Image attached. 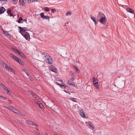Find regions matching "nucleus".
Masks as SVG:
<instances>
[{"mask_svg": "<svg viewBox=\"0 0 135 135\" xmlns=\"http://www.w3.org/2000/svg\"><path fill=\"white\" fill-rule=\"evenodd\" d=\"M42 54L44 56V59L45 61L49 64H52V61L51 57L49 55L46 53H42Z\"/></svg>", "mask_w": 135, "mask_h": 135, "instance_id": "obj_1", "label": "nucleus"}, {"mask_svg": "<svg viewBox=\"0 0 135 135\" xmlns=\"http://www.w3.org/2000/svg\"><path fill=\"white\" fill-rule=\"evenodd\" d=\"M79 113L81 116V117L83 118H87V117H86V116L85 114V112L83 111L82 109H80L79 110Z\"/></svg>", "mask_w": 135, "mask_h": 135, "instance_id": "obj_2", "label": "nucleus"}, {"mask_svg": "<svg viewBox=\"0 0 135 135\" xmlns=\"http://www.w3.org/2000/svg\"><path fill=\"white\" fill-rule=\"evenodd\" d=\"M26 123L35 126L37 127L38 126L37 124L32 121L26 120Z\"/></svg>", "mask_w": 135, "mask_h": 135, "instance_id": "obj_3", "label": "nucleus"}, {"mask_svg": "<svg viewBox=\"0 0 135 135\" xmlns=\"http://www.w3.org/2000/svg\"><path fill=\"white\" fill-rule=\"evenodd\" d=\"M106 17L104 15V16L102 17L101 18L99 19V22L101 23H104L105 21Z\"/></svg>", "mask_w": 135, "mask_h": 135, "instance_id": "obj_4", "label": "nucleus"}, {"mask_svg": "<svg viewBox=\"0 0 135 135\" xmlns=\"http://www.w3.org/2000/svg\"><path fill=\"white\" fill-rule=\"evenodd\" d=\"M105 15L102 12H99L97 15V18L98 19H99L102 17L104 16Z\"/></svg>", "mask_w": 135, "mask_h": 135, "instance_id": "obj_5", "label": "nucleus"}, {"mask_svg": "<svg viewBox=\"0 0 135 135\" xmlns=\"http://www.w3.org/2000/svg\"><path fill=\"white\" fill-rule=\"evenodd\" d=\"M5 91L7 92V93L8 94H11V91H9L8 89L4 85L2 88Z\"/></svg>", "mask_w": 135, "mask_h": 135, "instance_id": "obj_6", "label": "nucleus"}, {"mask_svg": "<svg viewBox=\"0 0 135 135\" xmlns=\"http://www.w3.org/2000/svg\"><path fill=\"white\" fill-rule=\"evenodd\" d=\"M26 0H19L20 4L22 6H25V5Z\"/></svg>", "mask_w": 135, "mask_h": 135, "instance_id": "obj_7", "label": "nucleus"}, {"mask_svg": "<svg viewBox=\"0 0 135 135\" xmlns=\"http://www.w3.org/2000/svg\"><path fill=\"white\" fill-rule=\"evenodd\" d=\"M37 104L38 106H39L42 109H44V107L42 104L40 102L38 101L37 103Z\"/></svg>", "mask_w": 135, "mask_h": 135, "instance_id": "obj_8", "label": "nucleus"}, {"mask_svg": "<svg viewBox=\"0 0 135 135\" xmlns=\"http://www.w3.org/2000/svg\"><path fill=\"white\" fill-rule=\"evenodd\" d=\"M19 28L20 29V30L21 31H23L25 32L27 31V28L26 27H19Z\"/></svg>", "mask_w": 135, "mask_h": 135, "instance_id": "obj_9", "label": "nucleus"}, {"mask_svg": "<svg viewBox=\"0 0 135 135\" xmlns=\"http://www.w3.org/2000/svg\"><path fill=\"white\" fill-rule=\"evenodd\" d=\"M127 12H129L132 14L134 13V11L131 8H128L126 9Z\"/></svg>", "mask_w": 135, "mask_h": 135, "instance_id": "obj_10", "label": "nucleus"}, {"mask_svg": "<svg viewBox=\"0 0 135 135\" xmlns=\"http://www.w3.org/2000/svg\"><path fill=\"white\" fill-rule=\"evenodd\" d=\"M92 88L91 86H88L86 88V90L89 93H90L91 91Z\"/></svg>", "mask_w": 135, "mask_h": 135, "instance_id": "obj_11", "label": "nucleus"}, {"mask_svg": "<svg viewBox=\"0 0 135 135\" xmlns=\"http://www.w3.org/2000/svg\"><path fill=\"white\" fill-rule=\"evenodd\" d=\"M1 64L3 67L5 68H6L8 66L7 64L4 63L3 61H1Z\"/></svg>", "mask_w": 135, "mask_h": 135, "instance_id": "obj_12", "label": "nucleus"}, {"mask_svg": "<svg viewBox=\"0 0 135 135\" xmlns=\"http://www.w3.org/2000/svg\"><path fill=\"white\" fill-rule=\"evenodd\" d=\"M6 11L5 8L3 7H1L0 8V13L1 14L3 13Z\"/></svg>", "mask_w": 135, "mask_h": 135, "instance_id": "obj_13", "label": "nucleus"}, {"mask_svg": "<svg viewBox=\"0 0 135 135\" xmlns=\"http://www.w3.org/2000/svg\"><path fill=\"white\" fill-rule=\"evenodd\" d=\"M73 67L74 68L75 70L78 73H80V71L78 69V68H77V67L74 65H72Z\"/></svg>", "mask_w": 135, "mask_h": 135, "instance_id": "obj_14", "label": "nucleus"}, {"mask_svg": "<svg viewBox=\"0 0 135 135\" xmlns=\"http://www.w3.org/2000/svg\"><path fill=\"white\" fill-rule=\"evenodd\" d=\"M50 70L51 71L55 72H56L57 71L56 68L54 66H53L51 68H50Z\"/></svg>", "mask_w": 135, "mask_h": 135, "instance_id": "obj_15", "label": "nucleus"}, {"mask_svg": "<svg viewBox=\"0 0 135 135\" xmlns=\"http://www.w3.org/2000/svg\"><path fill=\"white\" fill-rule=\"evenodd\" d=\"M22 35L25 38V39L27 40H29V37H30V35H24V34H22Z\"/></svg>", "mask_w": 135, "mask_h": 135, "instance_id": "obj_16", "label": "nucleus"}, {"mask_svg": "<svg viewBox=\"0 0 135 135\" xmlns=\"http://www.w3.org/2000/svg\"><path fill=\"white\" fill-rule=\"evenodd\" d=\"M91 18L92 20L94 22L95 24L96 25L97 24L96 21V20L94 16H91Z\"/></svg>", "mask_w": 135, "mask_h": 135, "instance_id": "obj_17", "label": "nucleus"}, {"mask_svg": "<svg viewBox=\"0 0 135 135\" xmlns=\"http://www.w3.org/2000/svg\"><path fill=\"white\" fill-rule=\"evenodd\" d=\"M13 112L18 115L19 114V113L20 112V111L19 110L14 109Z\"/></svg>", "mask_w": 135, "mask_h": 135, "instance_id": "obj_18", "label": "nucleus"}, {"mask_svg": "<svg viewBox=\"0 0 135 135\" xmlns=\"http://www.w3.org/2000/svg\"><path fill=\"white\" fill-rule=\"evenodd\" d=\"M88 124H89L90 127H92L93 128H94V126L93 125L92 123L91 122H88Z\"/></svg>", "mask_w": 135, "mask_h": 135, "instance_id": "obj_19", "label": "nucleus"}, {"mask_svg": "<svg viewBox=\"0 0 135 135\" xmlns=\"http://www.w3.org/2000/svg\"><path fill=\"white\" fill-rule=\"evenodd\" d=\"M18 54L19 55L21 56L22 58H25V57L24 54L23 53L20 52L19 53H18Z\"/></svg>", "mask_w": 135, "mask_h": 135, "instance_id": "obj_20", "label": "nucleus"}, {"mask_svg": "<svg viewBox=\"0 0 135 135\" xmlns=\"http://www.w3.org/2000/svg\"><path fill=\"white\" fill-rule=\"evenodd\" d=\"M94 85L96 87V88L97 89H99V84L98 81H97V82L95 83L94 84Z\"/></svg>", "mask_w": 135, "mask_h": 135, "instance_id": "obj_21", "label": "nucleus"}, {"mask_svg": "<svg viewBox=\"0 0 135 135\" xmlns=\"http://www.w3.org/2000/svg\"><path fill=\"white\" fill-rule=\"evenodd\" d=\"M93 83H94V84L95 83L97 82V81H98L97 79L95 78V77H93Z\"/></svg>", "mask_w": 135, "mask_h": 135, "instance_id": "obj_22", "label": "nucleus"}, {"mask_svg": "<svg viewBox=\"0 0 135 135\" xmlns=\"http://www.w3.org/2000/svg\"><path fill=\"white\" fill-rule=\"evenodd\" d=\"M0 99H4L6 100L7 99V98L3 96L0 95Z\"/></svg>", "mask_w": 135, "mask_h": 135, "instance_id": "obj_23", "label": "nucleus"}, {"mask_svg": "<svg viewBox=\"0 0 135 135\" xmlns=\"http://www.w3.org/2000/svg\"><path fill=\"white\" fill-rule=\"evenodd\" d=\"M23 20V19L21 17H20L17 22L19 23H21V21Z\"/></svg>", "mask_w": 135, "mask_h": 135, "instance_id": "obj_24", "label": "nucleus"}, {"mask_svg": "<svg viewBox=\"0 0 135 135\" xmlns=\"http://www.w3.org/2000/svg\"><path fill=\"white\" fill-rule=\"evenodd\" d=\"M71 14V12L70 11H69L67 12L66 14V16H70V15Z\"/></svg>", "mask_w": 135, "mask_h": 135, "instance_id": "obj_25", "label": "nucleus"}, {"mask_svg": "<svg viewBox=\"0 0 135 135\" xmlns=\"http://www.w3.org/2000/svg\"><path fill=\"white\" fill-rule=\"evenodd\" d=\"M7 108H8V109H9L10 110L13 111L14 109V108L12 107H7Z\"/></svg>", "mask_w": 135, "mask_h": 135, "instance_id": "obj_26", "label": "nucleus"}, {"mask_svg": "<svg viewBox=\"0 0 135 135\" xmlns=\"http://www.w3.org/2000/svg\"><path fill=\"white\" fill-rule=\"evenodd\" d=\"M9 71H11L12 72V73H14L15 74V71H14V70L13 69H12L11 68H10L9 70Z\"/></svg>", "mask_w": 135, "mask_h": 135, "instance_id": "obj_27", "label": "nucleus"}, {"mask_svg": "<svg viewBox=\"0 0 135 135\" xmlns=\"http://www.w3.org/2000/svg\"><path fill=\"white\" fill-rule=\"evenodd\" d=\"M44 19H48L50 18L49 17L47 16H44V17L43 18Z\"/></svg>", "mask_w": 135, "mask_h": 135, "instance_id": "obj_28", "label": "nucleus"}, {"mask_svg": "<svg viewBox=\"0 0 135 135\" xmlns=\"http://www.w3.org/2000/svg\"><path fill=\"white\" fill-rule=\"evenodd\" d=\"M71 100L73 101V102H77L75 100H76V98H70Z\"/></svg>", "mask_w": 135, "mask_h": 135, "instance_id": "obj_29", "label": "nucleus"}, {"mask_svg": "<svg viewBox=\"0 0 135 135\" xmlns=\"http://www.w3.org/2000/svg\"><path fill=\"white\" fill-rule=\"evenodd\" d=\"M62 56L65 57H67V53L66 52L65 53V54H64V53H63L62 54Z\"/></svg>", "mask_w": 135, "mask_h": 135, "instance_id": "obj_30", "label": "nucleus"}, {"mask_svg": "<svg viewBox=\"0 0 135 135\" xmlns=\"http://www.w3.org/2000/svg\"><path fill=\"white\" fill-rule=\"evenodd\" d=\"M18 115H20V116H25V115H24L23 113H22L21 112H20Z\"/></svg>", "mask_w": 135, "mask_h": 135, "instance_id": "obj_31", "label": "nucleus"}, {"mask_svg": "<svg viewBox=\"0 0 135 135\" xmlns=\"http://www.w3.org/2000/svg\"><path fill=\"white\" fill-rule=\"evenodd\" d=\"M44 11H49V9L47 7H45L44 9Z\"/></svg>", "mask_w": 135, "mask_h": 135, "instance_id": "obj_32", "label": "nucleus"}, {"mask_svg": "<svg viewBox=\"0 0 135 135\" xmlns=\"http://www.w3.org/2000/svg\"><path fill=\"white\" fill-rule=\"evenodd\" d=\"M60 86L61 88L64 87V88L66 87V85L64 84H63L62 85H61Z\"/></svg>", "mask_w": 135, "mask_h": 135, "instance_id": "obj_33", "label": "nucleus"}, {"mask_svg": "<svg viewBox=\"0 0 135 135\" xmlns=\"http://www.w3.org/2000/svg\"><path fill=\"white\" fill-rule=\"evenodd\" d=\"M19 63L20 64L22 65H25L24 62L23 61H21V60L20 61V62Z\"/></svg>", "mask_w": 135, "mask_h": 135, "instance_id": "obj_34", "label": "nucleus"}, {"mask_svg": "<svg viewBox=\"0 0 135 135\" xmlns=\"http://www.w3.org/2000/svg\"><path fill=\"white\" fill-rule=\"evenodd\" d=\"M40 15H41V17L42 18H43L44 17V16H45L44 15V13H41Z\"/></svg>", "mask_w": 135, "mask_h": 135, "instance_id": "obj_35", "label": "nucleus"}, {"mask_svg": "<svg viewBox=\"0 0 135 135\" xmlns=\"http://www.w3.org/2000/svg\"><path fill=\"white\" fill-rule=\"evenodd\" d=\"M72 83L69 80L68 81L67 83L69 85H71Z\"/></svg>", "mask_w": 135, "mask_h": 135, "instance_id": "obj_36", "label": "nucleus"}, {"mask_svg": "<svg viewBox=\"0 0 135 135\" xmlns=\"http://www.w3.org/2000/svg\"><path fill=\"white\" fill-rule=\"evenodd\" d=\"M26 2L28 3H31V0H26Z\"/></svg>", "mask_w": 135, "mask_h": 135, "instance_id": "obj_37", "label": "nucleus"}, {"mask_svg": "<svg viewBox=\"0 0 135 135\" xmlns=\"http://www.w3.org/2000/svg\"><path fill=\"white\" fill-rule=\"evenodd\" d=\"M10 56H11V57L13 58L15 56L13 54H10Z\"/></svg>", "mask_w": 135, "mask_h": 135, "instance_id": "obj_38", "label": "nucleus"}, {"mask_svg": "<svg viewBox=\"0 0 135 135\" xmlns=\"http://www.w3.org/2000/svg\"><path fill=\"white\" fill-rule=\"evenodd\" d=\"M11 12V9H8L7 10V13L8 14H9Z\"/></svg>", "mask_w": 135, "mask_h": 135, "instance_id": "obj_39", "label": "nucleus"}, {"mask_svg": "<svg viewBox=\"0 0 135 135\" xmlns=\"http://www.w3.org/2000/svg\"><path fill=\"white\" fill-rule=\"evenodd\" d=\"M18 58L15 56V57L13 58V59L15 60L16 61V60L18 59Z\"/></svg>", "mask_w": 135, "mask_h": 135, "instance_id": "obj_40", "label": "nucleus"}, {"mask_svg": "<svg viewBox=\"0 0 135 135\" xmlns=\"http://www.w3.org/2000/svg\"><path fill=\"white\" fill-rule=\"evenodd\" d=\"M21 60L20 59L18 58V59H17L16 60V61L18 62V63H20V62Z\"/></svg>", "mask_w": 135, "mask_h": 135, "instance_id": "obj_41", "label": "nucleus"}, {"mask_svg": "<svg viewBox=\"0 0 135 135\" xmlns=\"http://www.w3.org/2000/svg\"><path fill=\"white\" fill-rule=\"evenodd\" d=\"M2 2H4V3H6L7 1V0H0Z\"/></svg>", "mask_w": 135, "mask_h": 135, "instance_id": "obj_42", "label": "nucleus"}, {"mask_svg": "<svg viewBox=\"0 0 135 135\" xmlns=\"http://www.w3.org/2000/svg\"><path fill=\"white\" fill-rule=\"evenodd\" d=\"M25 73L27 76H29V74L27 71H27H26Z\"/></svg>", "mask_w": 135, "mask_h": 135, "instance_id": "obj_43", "label": "nucleus"}, {"mask_svg": "<svg viewBox=\"0 0 135 135\" xmlns=\"http://www.w3.org/2000/svg\"><path fill=\"white\" fill-rule=\"evenodd\" d=\"M24 35H30L29 33L27 32H25V33H24Z\"/></svg>", "mask_w": 135, "mask_h": 135, "instance_id": "obj_44", "label": "nucleus"}, {"mask_svg": "<svg viewBox=\"0 0 135 135\" xmlns=\"http://www.w3.org/2000/svg\"><path fill=\"white\" fill-rule=\"evenodd\" d=\"M16 52H15L17 53H18H18H19L20 52V51H19L18 50H16Z\"/></svg>", "mask_w": 135, "mask_h": 135, "instance_id": "obj_45", "label": "nucleus"}, {"mask_svg": "<svg viewBox=\"0 0 135 135\" xmlns=\"http://www.w3.org/2000/svg\"><path fill=\"white\" fill-rule=\"evenodd\" d=\"M10 67L8 66H7V68H6V69L8 70V71L9 70V68H10Z\"/></svg>", "mask_w": 135, "mask_h": 135, "instance_id": "obj_46", "label": "nucleus"}, {"mask_svg": "<svg viewBox=\"0 0 135 135\" xmlns=\"http://www.w3.org/2000/svg\"><path fill=\"white\" fill-rule=\"evenodd\" d=\"M46 105H47V106H48L49 107H51V105H50L49 104L48 102H47V103Z\"/></svg>", "mask_w": 135, "mask_h": 135, "instance_id": "obj_47", "label": "nucleus"}, {"mask_svg": "<svg viewBox=\"0 0 135 135\" xmlns=\"http://www.w3.org/2000/svg\"><path fill=\"white\" fill-rule=\"evenodd\" d=\"M74 78L73 77L71 78L70 79V80L71 81H73L74 80Z\"/></svg>", "mask_w": 135, "mask_h": 135, "instance_id": "obj_48", "label": "nucleus"}, {"mask_svg": "<svg viewBox=\"0 0 135 135\" xmlns=\"http://www.w3.org/2000/svg\"><path fill=\"white\" fill-rule=\"evenodd\" d=\"M73 86H74L76 88H78L77 86V85L76 84H75V85H74Z\"/></svg>", "mask_w": 135, "mask_h": 135, "instance_id": "obj_49", "label": "nucleus"}, {"mask_svg": "<svg viewBox=\"0 0 135 135\" xmlns=\"http://www.w3.org/2000/svg\"><path fill=\"white\" fill-rule=\"evenodd\" d=\"M22 71H25V72H26V71H27V70H26L24 69H22Z\"/></svg>", "mask_w": 135, "mask_h": 135, "instance_id": "obj_50", "label": "nucleus"}, {"mask_svg": "<svg viewBox=\"0 0 135 135\" xmlns=\"http://www.w3.org/2000/svg\"><path fill=\"white\" fill-rule=\"evenodd\" d=\"M55 84H57V85H59V86H61V85H60V84H59V83H57V82H56V83H55Z\"/></svg>", "mask_w": 135, "mask_h": 135, "instance_id": "obj_51", "label": "nucleus"}, {"mask_svg": "<svg viewBox=\"0 0 135 135\" xmlns=\"http://www.w3.org/2000/svg\"><path fill=\"white\" fill-rule=\"evenodd\" d=\"M55 11V9H52L51 11L53 12H54Z\"/></svg>", "mask_w": 135, "mask_h": 135, "instance_id": "obj_52", "label": "nucleus"}, {"mask_svg": "<svg viewBox=\"0 0 135 135\" xmlns=\"http://www.w3.org/2000/svg\"><path fill=\"white\" fill-rule=\"evenodd\" d=\"M31 94L33 97L34 96V94L32 92H31Z\"/></svg>", "mask_w": 135, "mask_h": 135, "instance_id": "obj_53", "label": "nucleus"}, {"mask_svg": "<svg viewBox=\"0 0 135 135\" xmlns=\"http://www.w3.org/2000/svg\"><path fill=\"white\" fill-rule=\"evenodd\" d=\"M0 86H1L2 88L3 87V86L4 85L2 83H1L0 84Z\"/></svg>", "mask_w": 135, "mask_h": 135, "instance_id": "obj_54", "label": "nucleus"}, {"mask_svg": "<svg viewBox=\"0 0 135 135\" xmlns=\"http://www.w3.org/2000/svg\"><path fill=\"white\" fill-rule=\"evenodd\" d=\"M30 79L31 81H32L33 79L31 76H30Z\"/></svg>", "mask_w": 135, "mask_h": 135, "instance_id": "obj_55", "label": "nucleus"}, {"mask_svg": "<svg viewBox=\"0 0 135 135\" xmlns=\"http://www.w3.org/2000/svg\"><path fill=\"white\" fill-rule=\"evenodd\" d=\"M64 90L65 92H66V93H68V90H66L65 89V90Z\"/></svg>", "mask_w": 135, "mask_h": 135, "instance_id": "obj_56", "label": "nucleus"}, {"mask_svg": "<svg viewBox=\"0 0 135 135\" xmlns=\"http://www.w3.org/2000/svg\"><path fill=\"white\" fill-rule=\"evenodd\" d=\"M23 21H24L26 23H27V20L26 19H24V20H23Z\"/></svg>", "mask_w": 135, "mask_h": 135, "instance_id": "obj_57", "label": "nucleus"}, {"mask_svg": "<svg viewBox=\"0 0 135 135\" xmlns=\"http://www.w3.org/2000/svg\"><path fill=\"white\" fill-rule=\"evenodd\" d=\"M13 16V13H11L10 14V16Z\"/></svg>", "mask_w": 135, "mask_h": 135, "instance_id": "obj_58", "label": "nucleus"}, {"mask_svg": "<svg viewBox=\"0 0 135 135\" xmlns=\"http://www.w3.org/2000/svg\"><path fill=\"white\" fill-rule=\"evenodd\" d=\"M75 84L74 83H73L71 84V85H72L73 86H74V85H75Z\"/></svg>", "mask_w": 135, "mask_h": 135, "instance_id": "obj_59", "label": "nucleus"}, {"mask_svg": "<svg viewBox=\"0 0 135 135\" xmlns=\"http://www.w3.org/2000/svg\"><path fill=\"white\" fill-rule=\"evenodd\" d=\"M35 0H31V3L34 2H35Z\"/></svg>", "mask_w": 135, "mask_h": 135, "instance_id": "obj_60", "label": "nucleus"}, {"mask_svg": "<svg viewBox=\"0 0 135 135\" xmlns=\"http://www.w3.org/2000/svg\"><path fill=\"white\" fill-rule=\"evenodd\" d=\"M35 98H36V95H34V96H33Z\"/></svg>", "mask_w": 135, "mask_h": 135, "instance_id": "obj_61", "label": "nucleus"}, {"mask_svg": "<svg viewBox=\"0 0 135 135\" xmlns=\"http://www.w3.org/2000/svg\"><path fill=\"white\" fill-rule=\"evenodd\" d=\"M15 48H13V47L12 49V50H15Z\"/></svg>", "mask_w": 135, "mask_h": 135, "instance_id": "obj_62", "label": "nucleus"}, {"mask_svg": "<svg viewBox=\"0 0 135 135\" xmlns=\"http://www.w3.org/2000/svg\"><path fill=\"white\" fill-rule=\"evenodd\" d=\"M17 49H15V50H14L13 51L15 52L16 51V50H17Z\"/></svg>", "mask_w": 135, "mask_h": 135, "instance_id": "obj_63", "label": "nucleus"}, {"mask_svg": "<svg viewBox=\"0 0 135 135\" xmlns=\"http://www.w3.org/2000/svg\"><path fill=\"white\" fill-rule=\"evenodd\" d=\"M72 108H75V107L74 106H72Z\"/></svg>", "mask_w": 135, "mask_h": 135, "instance_id": "obj_64", "label": "nucleus"}]
</instances>
